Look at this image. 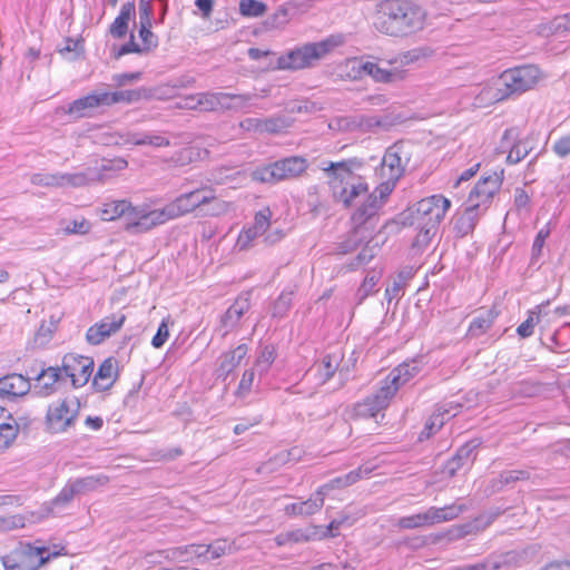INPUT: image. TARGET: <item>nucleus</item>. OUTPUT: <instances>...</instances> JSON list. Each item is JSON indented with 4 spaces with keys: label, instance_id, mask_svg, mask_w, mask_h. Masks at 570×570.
<instances>
[{
    "label": "nucleus",
    "instance_id": "obj_54",
    "mask_svg": "<svg viewBox=\"0 0 570 570\" xmlns=\"http://www.w3.org/2000/svg\"><path fill=\"white\" fill-rule=\"evenodd\" d=\"M433 53V50L430 48H414L412 50L402 52L399 56V61L401 65H410L413 62H416L421 59H425L431 57Z\"/></svg>",
    "mask_w": 570,
    "mask_h": 570
},
{
    "label": "nucleus",
    "instance_id": "obj_45",
    "mask_svg": "<svg viewBox=\"0 0 570 570\" xmlns=\"http://www.w3.org/2000/svg\"><path fill=\"white\" fill-rule=\"evenodd\" d=\"M518 560V553L509 551L500 556H490L483 560V564H487V570H499L504 567H511L515 564Z\"/></svg>",
    "mask_w": 570,
    "mask_h": 570
},
{
    "label": "nucleus",
    "instance_id": "obj_43",
    "mask_svg": "<svg viewBox=\"0 0 570 570\" xmlns=\"http://www.w3.org/2000/svg\"><path fill=\"white\" fill-rule=\"evenodd\" d=\"M174 219L194 213L196 209L193 206L191 197L189 193H184L168 203Z\"/></svg>",
    "mask_w": 570,
    "mask_h": 570
},
{
    "label": "nucleus",
    "instance_id": "obj_32",
    "mask_svg": "<svg viewBox=\"0 0 570 570\" xmlns=\"http://www.w3.org/2000/svg\"><path fill=\"white\" fill-rule=\"evenodd\" d=\"M125 144L134 145V146H144L150 145L154 147H168L170 141L168 138L151 134V132H135V131H124Z\"/></svg>",
    "mask_w": 570,
    "mask_h": 570
},
{
    "label": "nucleus",
    "instance_id": "obj_2",
    "mask_svg": "<svg viewBox=\"0 0 570 570\" xmlns=\"http://www.w3.org/2000/svg\"><path fill=\"white\" fill-rule=\"evenodd\" d=\"M362 165L363 163L356 158L322 164L334 199L345 208L356 206L368 195L367 183L362 176L354 173V169L361 168Z\"/></svg>",
    "mask_w": 570,
    "mask_h": 570
},
{
    "label": "nucleus",
    "instance_id": "obj_58",
    "mask_svg": "<svg viewBox=\"0 0 570 570\" xmlns=\"http://www.w3.org/2000/svg\"><path fill=\"white\" fill-rule=\"evenodd\" d=\"M75 495H77L75 489L69 482L62 488L59 494L50 502L51 511L53 512L57 508L69 504Z\"/></svg>",
    "mask_w": 570,
    "mask_h": 570
},
{
    "label": "nucleus",
    "instance_id": "obj_7",
    "mask_svg": "<svg viewBox=\"0 0 570 570\" xmlns=\"http://www.w3.org/2000/svg\"><path fill=\"white\" fill-rule=\"evenodd\" d=\"M335 43L331 39L306 43L291 50L277 59V67L284 70H299L312 67L315 61L327 55Z\"/></svg>",
    "mask_w": 570,
    "mask_h": 570
},
{
    "label": "nucleus",
    "instance_id": "obj_61",
    "mask_svg": "<svg viewBox=\"0 0 570 570\" xmlns=\"http://www.w3.org/2000/svg\"><path fill=\"white\" fill-rule=\"evenodd\" d=\"M148 215L156 227L174 219L168 204H166L163 208L148 210Z\"/></svg>",
    "mask_w": 570,
    "mask_h": 570
},
{
    "label": "nucleus",
    "instance_id": "obj_19",
    "mask_svg": "<svg viewBox=\"0 0 570 570\" xmlns=\"http://www.w3.org/2000/svg\"><path fill=\"white\" fill-rule=\"evenodd\" d=\"M502 179L497 173L482 177L470 191L468 203H480L481 208L487 209L490 199L500 189Z\"/></svg>",
    "mask_w": 570,
    "mask_h": 570
},
{
    "label": "nucleus",
    "instance_id": "obj_15",
    "mask_svg": "<svg viewBox=\"0 0 570 570\" xmlns=\"http://www.w3.org/2000/svg\"><path fill=\"white\" fill-rule=\"evenodd\" d=\"M109 106V91H94L73 100L67 112L76 118L90 117L96 109Z\"/></svg>",
    "mask_w": 570,
    "mask_h": 570
},
{
    "label": "nucleus",
    "instance_id": "obj_33",
    "mask_svg": "<svg viewBox=\"0 0 570 570\" xmlns=\"http://www.w3.org/2000/svg\"><path fill=\"white\" fill-rule=\"evenodd\" d=\"M134 206L127 199L110 200L99 208V216L105 222H112L124 217L127 213L130 214Z\"/></svg>",
    "mask_w": 570,
    "mask_h": 570
},
{
    "label": "nucleus",
    "instance_id": "obj_3",
    "mask_svg": "<svg viewBox=\"0 0 570 570\" xmlns=\"http://www.w3.org/2000/svg\"><path fill=\"white\" fill-rule=\"evenodd\" d=\"M66 554L63 547L49 552L45 546L20 541L14 549L1 557V562L4 570H39L51 559Z\"/></svg>",
    "mask_w": 570,
    "mask_h": 570
},
{
    "label": "nucleus",
    "instance_id": "obj_34",
    "mask_svg": "<svg viewBox=\"0 0 570 570\" xmlns=\"http://www.w3.org/2000/svg\"><path fill=\"white\" fill-rule=\"evenodd\" d=\"M136 8L135 2L129 1L121 6L120 12L109 28V32L112 37L121 39L128 31V23L132 17H135Z\"/></svg>",
    "mask_w": 570,
    "mask_h": 570
},
{
    "label": "nucleus",
    "instance_id": "obj_60",
    "mask_svg": "<svg viewBox=\"0 0 570 570\" xmlns=\"http://www.w3.org/2000/svg\"><path fill=\"white\" fill-rule=\"evenodd\" d=\"M271 217H272V212L268 207H266V208L259 210L258 213H256L255 218H254V225L250 227L254 230H256L259 235H263L269 226Z\"/></svg>",
    "mask_w": 570,
    "mask_h": 570
},
{
    "label": "nucleus",
    "instance_id": "obj_55",
    "mask_svg": "<svg viewBox=\"0 0 570 570\" xmlns=\"http://www.w3.org/2000/svg\"><path fill=\"white\" fill-rule=\"evenodd\" d=\"M354 124L363 131H373L377 127H385L386 121L376 116L361 115L354 118Z\"/></svg>",
    "mask_w": 570,
    "mask_h": 570
},
{
    "label": "nucleus",
    "instance_id": "obj_25",
    "mask_svg": "<svg viewBox=\"0 0 570 570\" xmlns=\"http://www.w3.org/2000/svg\"><path fill=\"white\" fill-rule=\"evenodd\" d=\"M29 379L21 374L12 373L0 379V396L16 397L22 396L30 391Z\"/></svg>",
    "mask_w": 570,
    "mask_h": 570
},
{
    "label": "nucleus",
    "instance_id": "obj_26",
    "mask_svg": "<svg viewBox=\"0 0 570 570\" xmlns=\"http://www.w3.org/2000/svg\"><path fill=\"white\" fill-rule=\"evenodd\" d=\"M404 173V165L401 157V147L393 145L387 148L381 165V176L399 180Z\"/></svg>",
    "mask_w": 570,
    "mask_h": 570
},
{
    "label": "nucleus",
    "instance_id": "obj_36",
    "mask_svg": "<svg viewBox=\"0 0 570 570\" xmlns=\"http://www.w3.org/2000/svg\"><path fill=\"white\" fill-rule=\"evenodd\" d=\"M109 482V476L105 474L88 475L85 478L76 479L70 482L77 495L86 494L95 491L98 488L105 487Z\"/></svg>",
    "mask_w": 570,
    "mask_h": 570
},
{
    "label": "nucleus",
    "instance_id": "obj_9",
    "mask_svg": "<svg viewBox=\"0 0 570 570\" xmlns=\"http://www.w3.org/2000/svg\"><path fill=\"white\" fill-rule=\"evenodd\" d=\"M539 73V69L532 65L504 70L499 77L497 99L502 100L531 89L537 83Z\"/></svg>",
    "mask_w": 570,
    "mask_h": 570
},
{
    "label": "nucleus",
    "instance_id": "obj_49",
    "mask_svg": "<svg viewBox=\"0 0 570 570\" xmlns=\"http://www.w3.org/2000/svg\"><path fill=\"white\" fill-rule=\"evenodd\" d=\"M267 10L264 2L258 0H240L239 13L244 17L257 18L262 17Z\"/></svg>",
    "mask_w": 570,
    "mask_h": 570
},
{
    "label": "nucleus",
    "instance_id": "obj_39",
    "mask_svg": "<svg viewBox=\"0 0 570 570\" xmlns=\"http://www.w3.org/2000/svg\"><path fill=\"white\" fill-rule=\"evenodd\" d=\"M382 277V272L377 269H371L367 272L363 283L356 292L357 304H362L370 295L377 292L376 284Z\"/></svg>",
    "mask_w": 570,
    "mask_h": 570
},
{
    "label": "nucleus",
    "instance_id": "obj_29",
    "mask_svg": "<svg viewBox=\"0 0 570 570\" xmlns=\"http://www.w3.org/2000/svg\"><path fill=\"white\" fill-rule=\"evenodd\" d=\"M228 92H199L195 94L197 101V110L199 111H217L229 110L230 104H225L228 99Z\"/></svg>",
    "mask_w": 570,
    "mask_h": 570
},
{
    "label": "nucleus",
    "instance_id": "obj_52",
    "mask_svg": "<svg viewBox=\"0 0 570 570\" xmlns=\"http://www.w3.org/2000/svg\"><path fill=\"white\" fill-rule=\"evenodd\" d=\"M202 557L210 554V559H217L230 551V544L225 539H218L208 546L200 544Z\"/></svg>",
    "mask_w": 570,
    "mask_h": 570
},
{
    "label": "nucleus",
    "instance_id": "obj_48",
    "mask_svg": "<svg viewBox=\"0 0 570 570\" xmlns=\"http://www.w3.org/2000/svg\"><path fill=\"white\" fill-rule=\"evenodd\" d=\"M191 197V203L195 209L204 210V206L214 199V189L210 186H202L194 190L188 191Z\"/></svg>",
    "mask_w": 570,
    "mask_h": 570
},
{
    "label": "nucleus",
    "instance_id": "obj_47",
    "mask_svg": "<svg viewBox=\"0 0 570 570\" xmlns=\"http://www.w3.org/2000/svg\"><path fill=\"white\" fill-rule=\"evenodd\" d=\"M150 29L151 21L139 22V37L145 53L150 52L158 46V37Z\"/></svg>",
    "mask_w": 570,
    "mask_h": 570
},
{
    "label": "nucleus",
    "instance_id": "obj_30",
    "mask_svg": "<svg viewBox=\"0 0 570 570\" xmlns=\"http://www.w3.org/2000/svg\"><path fill=\"white\" fill-rule=\"evenodd\" d=\"M517 138H518L517 128L505 129L503 137H502L503 141H507V140L512 141V147L510 148V151L507 156V163L511 164V165L520 163L522 159H524L529 155V153L532 149L529 146L528 141H523V140L515 141Z\"/></svg>",
    "mask_w": 570,
    "mask_h": 570
},
{
    "label": "nucleus",
    "instance_id": "obj_1",
    "mask_svg": "<svg viewBox=\"0 0 570 570\" xmlns=\"http://www.w3.org/2000/svg\"><path fill=\"white\" fill-rule=\"evenodd\" d=\"M426 13L414 0H380L372 14L373 28L382 35L403 38L423 29Z\"/></svg>",
    "mask_w": 570,
    "mask_h": 570
},
{
    "label": "nucleus",
    "instance_id": "obj_46",
    "mask_svg": "<svg viewBox=\"0 0 570 570\" xmlns=\"http://www.w3.org/2000/svg\"><path fill=\"white\" fill-rule=\"evenodd\" d=\"M293 296V289L283 291L272 306V316L283 318L292 306Z\"/></svg>",
    "mask_w": 570,
    "mask_h": 570
},
{
    "label": "nucleus",
    "instance_id": "obj_51",
    "mask_svg": "<svg viewBox=\"0 0 570 570\" xmlns=\"http://www.w3.org/2000/svg\"><path fill=\"white\" fill-rule=\"evenodd\" d=\"M468 510V507L465 504H450L443 508H435L434 511L436 513L438 523L446 522L454 520L458 518L461 513Z\"/></svg>",
    "mask_w": 570,
    "mask_h": 570
},
{
    "label": "nucleus",
    "instance_id": "obj_44",
    "mask_svg": "<svg viewBox=\"0 0 570 570\" xmlns=\"http://www.w3.org/2000/svg\"><path fill=\"white\" fill-rule=\"evenodd\" d=\"M292 121L284 116L262 118V134H279L289 128Z\"/></svg>",
    "mask_w": 570,
    "mask_h": 570
},
{
    "label": "nucleus",
    "instance_id": "obj_59",
    "mask_svg": "<svg viewBox=\"0 0 570 570\" xmlns=\"http://www.w3.org/2000/svg\"><path fill=\"white\" fill-rule=\"evenodd\" d=\"M479 443L475 441L466 442L462 445L453 456L459 463H463V466L474 460L473 452L478 448Z\"/></svg>",
    "mask_w": 570,
    "mask_h": 570
},
{
    "label": "nucleus",
    "instance_id": "obj_13",
    "mask_svg": "<svg viewBox=\"0 0 570 570\" xmlns=\"http://www.w3.org/2000/svg\"><path fill=\"white\" fill-rule=\"evenodd\" d=\"M125 321L126 315L122 313L108 315L87 330L86 340L92 345H98L107 337L117 333L122 327Z\"/></svg>",
    "mask_w": 570,
    "mask_h": 570
},
{
    "label": "nucleus",
    "instance_id": "obj_6",
    "mask_svg": "<svg viewBox=\"0 0 570 570\" xmlns=\"http://www.w3.org/2000/svg\"><path fill=\"white\" fill-rule=\"evenodd\" d=\"M382 208V202L376 200L375 197L367 195L357 205L351 216L353 226L354 239H348L341 244L342 253H348L353 250L357 243L361 242L364 236L363 232H373L379 223V213Z\"/></svg>",
    "mask_w": 570,
    "mask_h": 570
},
{
    "label": "nucleus",
    "instance_id": "obj_38",
    "mask_svg": "<svg viewBox=\"0 0 570 570\" xmlns=\"http://www.w3.org/2000/svg\"><path fill=\"white\" fill-rule=\"evenodd\" d=\"M298 12V3L289 1L279 6L276 11L271 16V26L274 28L284 27L291 19Z\"/></svg>",
    "mask_w": 570,
    "mask_h": 570
},
{
    "label": "nucleus",
    "instance_id": "obj_31",
    "mask_svg": "<svg viewBox=\"0 0 570 570\" xmlns=\"http://www.w3.org/2000/svg\"><path fill=\"white\" fill-rule=\"evenodd\" d=\"M436 517L434 507H431L424 512L400 518L397 527L405 530L430 527L438 523Z\"/></svg>",
    "mask_w": 570,
    "mask_h": 570
},
{
    "label": "nucleus",
    "instance_id": "obj_28",
    "mask_svg": "<svg viewBox=\"0 0 570 570\" xmlns=\"http://www.w3.org/2000/svg\"><path fill=\"white\" fill-rule=\"evenodd\" d=\"M342 358L343 356L340 353L326 354L318 363L314 364L307 374L314 372L317 376L318 384L323 385L334 376Z\"/></svg>",
    "mask_w": 570,
    "mask_h": 570
},
{
    "label": "nucleus",
    "instance_id": "obj_62",
    "mask_svg": "<svg viewBox=\"0 0 570 570\" xmlns=\"http://www.w3.org/2000/svg\"><path fill=\"white\" fill-rule=\"evenodd\" d=\"M308 537L305 535L301 530L283 532L275 537L277 546H285L289 542L307 541Z\"/></svg>",
    "mask_w": 570,
    "mask_h": 570
},
{
    "label": "nucleus",
    "instance_id": "obj_12",
    "mask_svg": "<svg viewBox=\"0 0 570 570\" xmlns=\"http://www.w3.org/2000/svg\"><path fill=\"white\" fill-rule=\"evenodd\" d=\"M90 178L86 173L73 174H45L37 173L31 175L30 181L36 186L42 187H82L90 183Z\"/></svg>",
    "mask_w": 570,
    "mask_h": 570
},
{
    "label": "nucleus",
    "instance_id": "obj_10",
    "mask_svg": "<svg viewBox=\"0 0 570 570\" xmlns=\"http://www.w3.org/2000/svg\"><path fill=\"white\" fill-rule=\"evenodd\" d=\"M80 403L78 399L66 397L51 403L46 414V425L51 433H63L75 425L79 415Z\"/></svg>",
    "mask_w": 570,
    "mask_h": 570
},
{
    "label": "nucleus",
    "instance_id": "obj_21",
    "mask_svg": "<svg viewBox=\"0 0 570 570\" xmlns=\"http://www.w3.org/2000/svg\"><path fill=\"white\" fill-rule=\"evenodd\" d=\"M549 302L540 304L537 306V311L529 312L527 320L517 328V333L520 337L527 338L531 336L535 325H540L541 335H544V331L551 322L550 313L546 311Z\"/></svg>",
    "mask_w": 570,
    "mask_h": 570
},
{
    "label": "nucleus",
    "instance_id": "obj_64",
    "mask_svg": "<svg viewBox=\"0 0 570 570\" xmlns=\"http://www.w3.org/2000/svg\"><path fill=\"white\" fill-rule=\"evenodd\" d=\"M552 150L561 158L570 155V135L560 137L552 146Z\"/></svg>",
    "mask_w": 570,
    "mask_h": 570
},
{
    "label": "nucleus",
    "instance_id": "obj_11",
    "mask_svg": "<svg viewBox=\"0 0 570 570\" xmlns=\"http://www.w3.org/2000/svg\"><path fill=\"white\" fill-rule=\"evenodd\" d=\"M94 360L89 356H83L75 353L66 354L61 360V375L70 380L73 389L85 386L94 371Z\"/></svg>",
    "mask_w": 570,
    "mask_h": 570
},
{
    "label": "nucleus",
    "instance_id": "obj_35",
    "mask_svg": "<svg viewBox=\"0 0 570 570\" xmlns=\"http://www.w3.org/2000/svg\"><path fill=\"white\" fill-rule=\"evenodd\" d=\"M497 316L498 313L492 308L480 311L470 323L468 334L472 337L484 334L492 326Z\"/></svg>",
    "mask_w": 570,
    "mask_h": 570
},
{
    "label": "nucleus",
    "instance_id": "obj_8",
    "mask_svg": "<svg viewBox=\"0 0 570 570\" xmlns=\"http://www.w3.org/2000/svg\"><path fill=\"white\" fill-rule=\"evenodd\" d=\"M308 168V161L302 156H291L253 171L254 180L262 183H277L299 177Z\"/></svg>",
    "mask_w": 570,
    "mask_h": 570
},
{
    "label": "nucleus",
    "instance_id": "obj_41",
    "mask_svg": "<svg viewBox=\"0 0 570 570\" xmlns=\"http://www.w3.org/2000/svg\"><path fill=\"white\" fill-rule=\"evenodd\" d=\"M148 91L145 88L131 89V90H120V91H109V101L110 106L116 105L118 102H136L142 98H148Z\"/></svg>",
    "mask_w": 570,
    "mask_h": 570
},
{
    "label": "nucleus",
    "instance_id": "obj_16",
    "mask_svg": "<svg viewBox=\"0 0 570 570\" xmlns=\"http://www.w3.org/2000/svg\"><path fill=\"white\" fill-rule=\"evenodd\" d=\"M421 370L422 367L420 363L415 360H412L411 362H404L393 368L389 375L381 381V384L384 387H389V390H391V394L394 396L400 387L415 377L421 372Z\"/></svg>",
    "mask_w": 570,
    "mask_h": 570
},
{
    "label": "nucleus",
    "instance_id": "obj_17",
    "mask_svg": "<svg viewBox=\"0 0 570 570\" xmlns=\"http://www.w3.org/2000/svg\"><path fill=\"white\" fill-rule=\"evenodd\" d=\"M485 208H481L480 203L471 204L463 212L456 213L452 219L453 233L456 237H465L471 234Z\"/></svg>",
    "mask_w": 570,
    "mask_h": 570
},
{
    "label": "nucleus",
    "instance_id": "obj_24",
    "mask_svg": "<svg viewBox=\"0 0 570 570\" xmlns=\"http://www.w3.org/2000/svg\"><path fill=\"white\" fill-rule=\"evenodd\" d=\"M248 352L246 344H239L234 350L225 352L218 358V367L216 370L217 379L226 380L228 375L240 364Z\"/></svg>",
    "mask_w": 570,
    "mask_h": 570
},
{
    "label": "nucleus",
    "instance_id": "obj_18",
    "mask_svg": "<svg viewBox=\"0 0 570 570\" xmlns=\"http://www.w3.org/2000/svg\"><path fill=\"white\" fill-rule=\"evenodd\" d=\"M33 380L36 394L41 397H48L58 391V384L65 382V376L61 375L59 366H47L41 367Z\"/></svg>",
    "mask_w": 570,
    "mask_h": 570
},
{
    "label": "nucleus",
    "instance_id": "obj_56",
    "mask_svg": "<svg viewBox=\"0 0 570 570\" xmlns=\"http://www.w3.org/2000/svg\"><path fill=\"white\" fill-rule=\"evenodd\" d=\"M517 482L514 470L502 471L498 478L489 482L490 493L499 492L504 485Z\"/></svg>",
    "mask_w": 570,
    "mask_h": 570
},
{
    "label": "nucleus",
    "instance_id": "obj_5",
    "mask_svg": "<svg viewBox=\"0 0 570 570\" xmlns=\"http://www.w3.org/2000/svg\"><path fill=\"white\" fill-rule=\"evenodd\" d=\"M450 207L451 202L442 195L425 197L407 208L403 224L439 228Z\"/></svg>",
    "mask_w": 570,
    "mask_h": 570
},
{
    "label": "nucleus",
    "instance_id": "obj_14",
    "mask_svg": "<svg viewBox=\"0 0 570 570\" xmlns=\"http://www.w3.org/2000/svg\"><path fill=\"white\" fill-rule=\"evenodd\" d=\"M392 397L391 390L380 383V387L374 394L354 405L353 413L356 417H374L389 406Z\"/></svg>",
    "mask_w": 570,
    "mask_h": 570
},
{
    "label": "nucleus",
    "instance_id": "obj_20",
    "mask_svg": "<svg viewBox=\"0 0 570 570\" xmlns=\"http://www.w3.org/2000/svg\"><path fill=\"white\" fill-rule=\"evenodd\" d=\"M250 304L247 297L239 296L235 299L227 311L220 316L219 325L216 331L225 337L237 325L242 316L249 309Z\"/></svg>",
    "mask_w": 570,
    "mask_h": 570
},
{
    "label": "nucleus",
    "instance_id": "obj_57",
    "mask_svg": "<svg viewBox=\"0 0 570 570\" xmlns=\"http://www.w3.org/2000/svg\"><path fill=\"white\" fill-rule=\"evenodd\" d=\"M386 180L381 183L372 193H368L371 197H375L376 200L382 202V206L385 204L387 197L391 195L396 185V179L385 177Z\"/></svg>",
    "mask_w": 570,
    "mask_h": 570
},
{
    "label": "nucleus",
    "instance_id": "obj_27",
    "mask_svg": "<svg viewBox=\"0 0 570 570\" xmlns=\"http://www.w3.org/2000/svg\"><path fill=\"white\" fill-rule=\"evenodd\" d=\"M117 377V361L108 357L99 365L94 376L92 385L98 392H105L114 385Z\"/></svg>",
    "mask_w": 570,
    "mask_h": 570
},
{
    "label": "nucleus",
    "instance_id": "obj_53",
    "mask_svg": "<svg viewBox=\"0 0 570 570\" xmlns=\"http://www.w3.org/2000/svg\"><path fill=\"white\" fill-rule=\"evenodd\" d=\"M18 424L16 421L12 423L1 422L0 423V449H7L11 445L18 435Z\"/></svg>",
    "mask_w": 570,
    "mask_h": 570
},
{
    "label": "nucleus",
    "instance_id": "obj_50",
    "mask_svg": "<svg viewBox=\"0 0 570 570\" xmlns=\"http://www.w3.org/2000/svg\"><path fill=\"white\" fill-rule=\"evenodd\" d=\"M276 358V350L272 345H266L262 348L257 360H256V368L259 374L267 373L271 368L272 364Z\"/></svg>",
    "mask_w": 570,
    "mask_h": 570
},
{
    "label": "nucleus",
    "instance_id": "obj_22",
    "mask_svg": "<svg viewBox=\"0 0 570 570\" xmlns=\"http://www.w3.org/2000/svg\"><path fill=\"white\" fill-rule=\"evenodd\" d=\"M360 70L372 77L374 81L382 83H396L403 81L407 76V71L404 69H383L372 61L361 63Z\"/></svg>",
    "mask_w": 570,
    "mask_h": 570
},
{
    "label": "nucleus",
    "instance_id": "obj_23",
    "mask_svg": "<svg viewBox=\"0 0 570 570\" xmlns=\"http://www.w3.org/2000/svg\"><path fill=\"white\" fill-rule=\"evenodd\" d=\"M461 407V404L453 402L439 406L425 423L424 430L421 432V438L423 435L429 438L431 434L435 433L443 426L446 420L458 415Z\"/></svg>",
    "mask_w": 570,
    "mask_h": 570
},
{
    "label": "nucleus",
    "instance_id": "obj_40",
    "mask_svg": "<svg viewBox=\"0 0 570 570\" xmlns=\"http://www.w3.org/2000/svg\"><path fill=\"white\" fill-rule=\"evenodd\" d=\"M200 558V544H189L184 547L171 548L165 551V559L170 561H189L193 558Z\"/></svg>",
    "mask_w": 570,
    "mask_h": 570
},
{
    "label": "nucleus",
    "instance_id": "obj_37",
    "mask_svg": "<svg viewBox=\"0 0 570 570\" xmlns=\"http://www.w3.org/2000/svg\"><path fill=\"white\" fill-rule=\"evenodd\" d=\"M135 215V220L131 223H125V230L128 233H146L155 228L156 226L151 222L148 215V210L144 207H135L131 212Z\"/></svg>",
    "mask_w": 570,
    "mask_h": 570
},
{
    "label": "nucleus",
    "instance_id": "obj_42",
    "mask_svg": "<svg viewBox=\"0 0 570 570\" xmlns=\"http://www.w3.org/2000/svg\"><path fill=\"white\" fill-rule=\"evenodd\" d=\"M419 233L414 237L411 249L414 255L422 254L431 244L432 238L435 236L438 228H430L429 226H416Z\"/></svg>",
    "mask_w": 570,
    "mask_h": 570
},
{
    "label": "nucleus",
    "instance_id": "obj_63",
    "mask_svg": "<svg viewBox=\"0 0 570 570\" xmlns=\"http://www.w3.org/2000/svg\"><path fill=\"white\" fill-rule=\"evenodd\" d=\"M259 236V234L254 230L252 227H248V228H245L244 230L240 232V234L238 235V238H237V242H236V246L240 249V250H246L250 247L252 245V242L257 237Z\"/></svg>",
    "mask_w": 570,
    "mask_h": 570
},
{
    "label": "nucleus",
    "instance_id": "obj_4",
    "mask_svg": "<svg viewBox=\"0 0 570 570\" xmlns=\"http://www.w3.org/2000/svg\"><path fill=\"white\" fill-rule=\"evenodd\" d=\"M372 471L371 468H357L350 473L345 474L344 476H338L333 480H331L328 483L322 485L318 488V490L311 495V498L306 501L292 503L285 507V512L288 515H303L308 517L312 514H315L317 511L321 510V508L324 504V499L326 493L335 488H345L348 487L360 479H362L364 475L370 474Z\"/></svg>",
    "mask_w": 570,
    "mask_h": 570
}]
</instances>
